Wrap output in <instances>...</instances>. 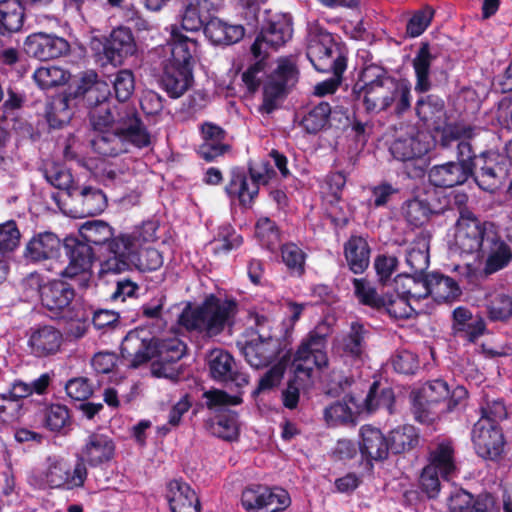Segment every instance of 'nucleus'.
Returning <instances> with one entry per match:
<instances>
[{
  "label": "nucleus",
  "instance_id": "obj_45",
  "mask_svg": "<svg viewBox=\"0 0 512 512\" xmlns=\"http://www.w3.org/2000/svg\"><path fill=\"white\" fill-rule=\"evenodd\" d=\"M25 9L20 0H0V33L19 32L24 24Z\"/></svg>",
  "mask_w": 512,
  "mask_h": 512
},
{
  "label": "nucleus",
  "instance_id": "obj_28",
  "mask_svg": "<svg viewBox=\"0 0 512 512\" xmlns=\"http://www.w3.org/2000/svg\"><path fill=\"white\" fill-rule=\"evenodd\" d=\"M429 150L427 135L419 131L399 136L390 147L393 157L402 162L422 161Z\"/></svg>",
  "mask_w": 512,
  "mask_h": 512
},
{
  "label": "nucleus",
  "instance_id": "obj_44",
  "mask_svg": "<svg viewBox=\"0 0 512 512\" xmlns=\"http://www.w3.org/2000/svg\"><path fill=\"white\" fill-rule=\"evenodd\" d=\"M427 288V296H431L437 302L453 301L461 294L454 279L439 273L427 275Z\"/></svg>",
  "mask_w": 512,
  "mask_h": 512
},
{
  "label": "nucleus",
  "instance_id": "obj_3",
  "mask_svg": "<svg viewBox=\"0 0 512 512\" xmlns=\"http://www.w3.org/2000/svg\"><path fill=\"white\" fill-rule=\"evenodd\" d=\"M110 90L106 82L97 79L94 72L85 73L75 87V96L82 97V104L89 109V120L93 132L118 127V120L127 111H120L109 99Z\"/></svg>",
  "mask_w": 512,
  "mask_h": 512
},
{
  "label": "nucleus",
  "instance_id": "obj_30",
  "mask_svg": "<svg viewBox=\"0 0 512 512\" xmlns=\"http://www.w3.org/2000/svg\"><path fill=\"white\" fill-rule=\"evenodd\" d=\"M74 297L75 291L71 285L55 280L44 285L41 303L53 314L51 317H58L62 312L69 311Z\"/></svg>",
  "mask_w": 512,
  "mask_h": 512
},
{
  "label": "nucleus",
  "instance_id": "obj_63",
  "mask_svg": "<svg viewBox=\"0 0 512 512\" xmlns=\"http://www.w3.org/2000/svg\"><path fill=\"white\" fill-rule=\"evenodd\" d=\"M354 295L358 301L366 306L380 309L383 306V296H379L375 287L364 278H354Z\"/></svg>",
  "mask_w": 512,
  "mask_h": 512
},
{
  "label": "nucleus",
  "instance_id": "obj_1",
  "mask_svg": "<svg viewBox=\"0 0 512 512\" xmlns=\"http://www.w3.org/2000/svg\"><path fill=\"white\" fill-rule=\"evenodd\" d=\"M237 312L235 299L210 294L198 306L188 304L179 315L178 323L188 331L213 338L234 325Z\"/></svg>",
  "mask_w": 512,
  "mask_h": 512
},
{
  "label": "nucleus",
  "instance_id": "obj_35",
  "mask_svg": "<svg viewBox=\"0 0 512 512\" xmlns=\"http://www.w3.org/2000/svg\"><path fill=\"white\" fill-rule=\"evenodd\" d=\"M166 499L172 512H201L195 491L180 479L168 482Z\"/></svg>",
  "mask_w": 512,
  "mask_h": 512
},
{
  "label": "nucleus",
  "instance_id": "obj_57",
  "mask_svg": "<svg viewBox=\"0 0 512 512\" xmlns=\"http://www.w3.org/2000/svg\"><path fill=\"white\" fill-rule=\"evenodd\" d=\"M155 358L160 364L174 363L185 354L186 345L176 337L167 339L155 338Z\"/></svg>",
  "mask_w": 512,
  "mask_h": 512
},
{
  "label": "nucleus",
  "instance_id": "obj_48",
  "mask_svg": "<svg viewBox=\"0 0 512 512\" xmlns=\"http://www.w3.org/2000/svg\"><path fill=\"white\" fill-rule=\"evenodd\" d=\"M429 244L424 237H417L405 250L408 273L423 274L429 266Z\"/></svg>",
  "mask_w": 512,
  "mask_h": 512
},
{
  "label": "nucleus",
  "instance_id": "obj_7",
  "mask_svg": "<svg viewBox=\"0 0 512 512\" xmlns=\"http://www.w3.org/2000/svg\"><path fill=\"white\" fill-rule=\"evenodd\" d=\"M332 332V324L324 319L301 341L292 361V367L297 375L303 374L308 377L314 368L327 366V339Z\"/></svg>",
  "mask_w": 512,
  "mask_h": 512
},
{
  "label": "nucleus",
  "instance_id": "obj_25",
  "mask_svg": "<svg viewBox=\"0 0 512 512\" xmlns=\"http://www.w3.org/2000/svg\"><path fill=\"white\" fill-rule=\"evenodd\" d=\"M428 466L439 471L444 480L452 479L458 471L455 443L450 438H437L429 447Z\"/></svg>",
  "mask_w": 512,
  "mask_h": 512
},
{
  "label": "nucleus",
  "instance_id": "obj_54",
  "mask_svg": "<svg viewBox=\"0 0 512 512\" xmlns=\"http://www.w3.org/2000/svg\"><path fill=\"white\" fill-rule=\"evenodd\" d=\"M70 73L58 66H41L33 73V79L43 90L62 86L68 82Z\"/></svg>",
  "mask_w": 512,
  "mask_h": 512
},
{
  "label": "nucleus",
  "instance_id": "obj_2",
  "mask_svg": "<svg viewBox=\"0 0 512 512\" xmlns=\"http://www.w3.org/2000/svg\"><path fill=\"white\" fill-rule=\"evenodd\" d=\"M150 142L151 136L136 111L120 117L118 127L93 132L90 140L93 151L103 157H116L128 152L130 145L142 148Z\"/></svg>",
  "mask_w": 512,
  "mask_h": 512
},
{
  "label": "nucleus",
  "instance_id": "obj_41",
  "mask_svg": "<svg viewBox=\"0 0 512 512\" xmlns=\"http://www.w3.org/2000/svg\"><path fill=\"white\" fill-rule=\"evenodd\" d=\"M225 191L231 199H237L244 208H250L258 196L257 187L244 171L233 170Z\"/></svg>",
  "mask_w": 512,
  "mask_h": 512
},
{
  "label": "nucleus",
  "instance_id": "obj_8",
  "mask_svg": "<svg viewBox=\"0 0 512 512\" xmlns=\"http://www.w3.org/2000/svg\"><path fill=\"white\" fill-rule=\"evenodd\" d=\"M363 105L368 113L378 114L394 105L395 112L402 114L411 106V88L399 80H386L383 85L363 92Z\"/></svg>",
  "mask_w": 512,
  "mask_h": 512
},
{
  "label": "nucleus",
  "instance_id": "obj_38",
  "mask_svg": "<svg viewBox=\"0 0 512 512\" xmlns=\"http://www.w3.org/2000/svg\"><path fill=\"white\" fill-rule=\"evenodd\" d=\"M205 36L216 45H231L244 36L241 25H231L212 15L203 30Z\"/></svg>",
  "mask_w": 512,
  "mask_h": 512
},
{
  "label": "nucleus",
  "instance_id": "obj_60",
  "mask_svg": "<svg viewBox=\"0 0 512 512\" xmlns=\"http://www.w3.org/2000/svg\"><path fill=\"white\" fill-rule=\"evenodd\" d=\"M382 308L395 319H409L415 313V309L410 304L409 299L397 292L383 296Z\"/></svg>",
  "mask_w": 512,
  "mask_h": 512
},
{
  "label": "nucleus",
  "instance_id": "obj_43",
  "mask_svg": "<svg viewBox=\"0 0 512 512\" xmlns=\"http://www.w3.org/2000/svg\"><path fill=\"white\" fill-rule=\"evenodd\" d=\"M344 255L350 270L355 274L363 273L369 266L370 247L361 236L349 238L344 245Z\"/></svg>",
  "mask_w": 512,
  "mask_h": 512
},
{
  "label": "nucleus",
  "instance_id": "obj_16",
  "mask_svg": "<svg viewBox=\"0 0 512 512\" xmlns=\"http://www.w3.org/2000/svg\"><path fill=\"white\" fill-rule=\"evenodd\" d=\"M116 444L105 433L94 431L87 435L79 452L77 462L84 467H99L110 462L115 456Z\"/></svg>",
  "mask_w": 512,
  "mask_h": 512
},
{
  "label": "nucleus",
  "instance_id": "obj_21",
  "mask_svg": "<svg viewBox=\"0 0 512 512\" xmlns=\"http://www.w3.org/2000/svg\"><path fill=\"white\" fill-rule=\"evenodd\" d=\"M224 6V0H185L180 14L181 27L197 32Z\"/></svg>",
  "mask_w": 512,
  "mask_h": 512
},
{
  "label": "nucleus",
  "instance_id": "obj_59",
  "mask_svg": "<svg viewBox=\"0 0 512 512\" xmlns=\"http://www.w3.org/2000/svg\"><path fill=\"white\" fill-rule=\"evenodd\" d=\"M432 210L426 200L414 198L402 206V214L406 221L415 227L422 226L429 219Z\"/></svg>",
  "mask_w": 512,
  "mask_h": 512
},
{
  "label": "nucleus",
  "instance_id": "obj_64",
  "mask_svg": "<svg viewBox=\"0 0 512 512\" xmlns=\"http://www.w3.org/2000/svg\"><path fill=\"white\" fill-rule=\"evenodd\" d=\"M255 233L261 245L270 251H274L280 244L279 231L275 223L267 217L257 221Z\"/></svg>",
  "mask_w": 512,
  "mask_h": 512
},
{
  "label": "nucleus",
  "instance_id": "obj_26",
  "mask_svg": "<svg viewBox=\"0 0 512 512\" xmlns=\"http://www.w3.org/2000/svg\"><path fill=\"white\" fill-rule=\"evenodd\" d=\"M279 350L280 343L277 338L262 335L246 342L241 347V353L245 360L255 369L268 366L278 356Z\"/></svg>",
  "mask_w": 512,
  "mask_h": 512
},
{
  "label": "nucleus",
  "instance_id": "obj_23",
  "mask_svg": "<svg viewBox=\"0 0 512 512\" xmlns=\"http://www.w3.org/2000/svg\"><path fill=\"white\" fill-rule=\"evenodd\" d=\"M63 241L53 232L34 234L25 245L23 257L27 262L40 263L60 257Z\"/></svg>",
  "mask_w": 512,
  "mask_h": 512
},
{
  "label": "nucleus",
  "instance_id": "obj_10",
  "mask_svg": "<svg viewBox=\"0 0 512 512\" xmlns=\"http://www.w3.org/2000/svg\"><path fill=\"white\" fill-rule=\"evenodd\" d=\"M298 75L299 72L293 57L279 58L276 68L264 83L261 110L268 114L274 111L278 103L295 86Z\"/></svg>",
  "mask_w": 512,
  "mask_h": 512
},
{
  "label": "nucleus",
  "instance_id": "obj_51",
  "mask_svg": "<svg viewBox=\"0 0 512 512\" xmlns=\"http://www.w3.org/2000/svg\"><path fill=\"white\" fill-rule=\"evenodd\" d=\"M81 241L88 245L94 244L107 247L110 239L114 236L113 228L101 220L88 221L79 230Z\"/></svg>",
  "mask_w": 512,
  "mask_h": 512
},
{
  "label": "nucleus",
  "instance_id": "obj_12",
  "mask_svg": "<svg viewBox=\"0 0 512 512\" xmlns=\"http://www.w3.org/2000/svg\"><path fill=\"white\" fill-rule=\"evenodd\" d=\"M290 502L287 491L278 487L251 485L241 495L242 506L248 512H279L286 509Z\"/></svg>",
  "mask_w": 512,
  "mask_h": 512
},
{
  "label": "nucleus",
  "instance_id": "obj_46",
  "mask_svg": "<svg viewBox=\"0 0 512 512\" xmlns=\"http://www.w3.org/2000/svg\"><path fill=\"white\" fill-rule=\"evenodd\" d=\"M82 102L81 96H75V88L67 92L64 96L56 99L51 104L47 112V121L52 128H61L68 124L72 118L73 112L71 105Z\"/></svg>",
  "mask_w": 512,
  "mask_h": 512
},
{
  "label": "nucleus",
  "instance_id": "obj_29",
  "mask_svg": "<svg viewBox=\"0 0 512 512\" xmlns=\"http://www.w3.org/2000/svg\"><path fill=\"white\" fill-rule=\"evenodd\" d=\"M472 176L482 190L494 192L502 183L504 169L494 154L483 152L475 162Z\"/></svg>",
  "mask_w": 512,
  "mask_h": 512
},
{
  "label": "nucleus",
  "instance_id": "obj_32",
  "mask_svg": "<svg viewBox=\"0 0 512 512\" xmlns=\"http://www.w3.org/2000/svg\"><path fill=\"white\" fill-rule=\"evenodd\" d=\"M369 336L370 331L363 323L352 322L349 331L338 341V352L346 359L361 362L366 356Z\"/></svg>",
  "mask_w": 512,
  "mask_h": 512
},
{
  "label": "nucleus",
  "instance_id": "obj_53",
  "mask_svg": "<svg viewBox=\"0 0 512 512\" xmlns=\"http://www.w3.org/2000/svg\"><path fill=\"white\" fill-rule=\"evenodd\" d=\"M415 110L421 120L436 124L445 115V103L439 96L431 94L419 98L416 102Z\"/></svg>",
  "mask_w": 512,
  "mask_h": 512
},
{
  "label": "nucleus",
  "instance_id": "obj_15",
  "mask_svg": "<svg viewBox=\"0 0 512 512\" xmlns=\"http://www.w3.org/2000/svg\"><path fill=\"white\" fill-rule=\"evenodd\" d=\"M208 368L211 378L219 383L233 385L241 389L248 385V375L241 371L234 357L223 349H213L208 355Z\"/></svg>",
  "mask_w": 512,
  "mask_h": 512
},
{
  "label": "nucleus",
  "instance_id": "obj_40",
  "mask_svg": "<svg viewBox=\"0 0 512 512\" xmlns=\"http://www.w3.org/2000/svg\"><path fill=\"white\" fill-rule=\"evenodd\" d=\"M436 59V55L432 53L428 42H422L415 57L412 60V66L416 76L415 91L425 93L432 87L430 79V67Z\"/></svg>",
  "mask_w": 512,
  "mask_h": 512
},
{
  "label": "nucleus",
  "instance_id": "obj_6",
  "mask_svg": "<svg viewBox=\"0 0 512 512\" xmlns=\"http://www.w3.org/2000/svg\"><path fill=\"white\" fill-rule=\"evenodd\" d=\"M307 57L319 72H333L342 75L346 69V57L340 45L328 31L313 26L307 36Z\"/></svg>",
  "mask_w": 512,
  "mask_h": 512
},
{
  "label": "nucleus",
  "instance_id": "obj_22",
  "mask_svg": "<svg viewBox=\"0 0 512 512\" xmlns=\"http://www.w3.org/2000/svg\"><path fill=\"white\" fill-rule=\"evenodd\" d=\"M70 45L62 37L43 32L33 33L24 41V50L29 56L46 61L65 55Z\"/></svg>",
  "mask_w": 512,
  "mask_h": 512
},
{
  "label": "nucleus",
  "instance_id": "obj_36",
  "mask_svg": "<svg viewBox=\"0 0 512 512\" xmlns=\"http://www.w3.org/2000/svg\"><path fill=\"white\" fill-rule=\"evenodd\" d=\"M192 69L166 63L161 77V87L171 98L181 97L192 85Z\"/></svg>",
  "mask_w": 512,
  "mask_h": 512
},
{
  "label": "nucleus",
  "instance_id": "obj_39",
  "mask_svg": "<svg viewBox=\"0 0 512 512\" xmlns=\"http://www.w3.org/2000/svg\"><path fill=\"white\" fill-rule=\"evenodd\" d=\"M170 47L171 58L167 63L192 69L193 58L198 52L197 41L173 29Z\"/></svg>",
  "mask_w": 512,
  "mask_h": 512
},
{
  "label": "nucleus",
  "instance_id": "obj_49",
  "mask_svg": "<svg viewBox=\"0 0 512 512\" xmlns=\"http://www.w3.org/2000/svg\"><path fill=\"white\" fill-rule=\"evenodd\" d=\"M479 411L481 414L479 420H484L486 424L491 423L497 425V423L508 417V410L504 400L486 391L482 392L479 402Z\"/></svg>",
  "mask_w": 512,
  "mask_h": 512
},
{
  "label": "nucleus",
  "instance_id": "obj_11",
  "mask_svg": "<svg viewBox=\"0 0 512 512\" xmlns=\"http://www.w3.org/2000/svg\"><path fill=\"white\" fill-rule=\"evenodd\" d=\"M483 274L490 276L506 269L512 262V246L504 239L497 225H488L481 249Z\"/></svg>",
  "mask_w": 512,
  "mask_h": 512
},
{
  "label": "nucleus",
  "instance_id": "obj_24",
  "mask_svg": "<svg viewBox=\"0 0 512 512\" xmlns=\"http://www.w3.org/2000/svg\"><path fill=\"white\" fill-rule=\"evenodd\" d=\"M63 247L69 263L60 272L61 276L73 278L90 271L94 260V251L90 245L78 238L67 237L63 241Z\"/></svg>",
  "mask_w": 512,
  "mask_h": 512
},
{
  "label": "nucleus",
  "instance_id": "obj_19",
  "mask_svg": "<svg viewBox=\"0 0 512 512\" xmlns=\"http://www.w3.org/2000/svg\"><path fill=\"white\" fill-rule=\"evenodd\" d=\"M26 337L29 354L39 359L55 356L63 344V334L53 325L31 327Z\"/></svg>",
  "mask_w": 512,
  "mask_h": 512
},
{
  "label": "nucleus",
  "instance_id": "obj_55",
  "mask_svg": "<svg viewBox=\"0 0 512 512\" xmlns=\"http://www.w3.org/2000/svg\"><path fill=\"white\" fill-rule=\"evenodd\" d=\"M389 448L398 454L413 449L419 442V436L414 426L403 425L390 432Z\"/></svg>",
  "mask_w": 512,
  "mask_h": 512
},
{
  "label": "nucleus",
  "instance_id": "obj_47",
  "mask_svg": "<svg viewBox=\"0 0 512 512\" xmlns=\"http://www.w3.org/2000/svg\"><path fill=\"white\" fill-rule=\"evenodd\" d=\"M395 292L407 299L419 300L427 297V275L404 272L394 279Z\"/></svg>",
  "mask_w": 512,
  "mask_h": 512
},
{
  "label": "nucleus",
  "instance_id": "obj_18",
  "mask_svg": "<svg viewBox=\"0 0 512 512\" xmlns=\"http://www.w3.org/2000/svg\"><path fill=\"white\" fill-rule=\"evenodd\" d=\"M482 129L478 126L455 123L449 125L443 133V142L447 146H452L456 143L457 162L465 163L471 167L475 165L478 157L475 155L471 145V140L481 133Z\"/></svg>",
  "mask_w": 512,
  "mask_h": 512
},
{
  "label": "nucleus",
  "instance_id": "obj_62",
  "mask_svg": "<svg viewBox=\"0 0 512 512\" xmlns=\"http://www.w3.org/2000/svg\"><path fill=\"white\" fill-rule=\"evenodd\" d=\"M330 113V105L320 102L303 117L301 125L308 133H317L327 124Z\"/></svg>",
  "mask_w": 512,
  "mask_h": 512
},
{
  "label": "nucleus",
  "instance_id": "obj_56",
  "mask_svg": "<svg viewBox=\"0 0 512 512\" xmlns=\"http://www.w3.org/2000/svg\"><path fill=\"white\" fill-rule=\"evenodd\" d=\"M487 317L492 322H505L512 318V296L498 293L485 302Z\"/></svg>",
  "mask_w": 512,
  "mask_h": 512
},
{
  "label": "nucleus",
  "instance_id": "obj_52",
  "mask_svg": "<svg viewBox=\"0 0 512 512\" xmlns=\"http://www.w3.org/2000/svg\"><path fill=\"white\" fill-rule=\"evenodd\" d=\"M386 80H397L389 75L387 70L376 64H368L363 67L359 74V80L353 87L354 93H363L372 88L383 85Z\"/></svg>",
  "mask_w": 512,
  "mask_h": 512
},
{
  "label": "nucleus",
  "instance_id": "obj_33",
  "mask_svg": "<svg viewBox=\"0 0 512 512\" xmlns=\"http://www.w3.org/2000/svg\"><path fill=\"white\" fill-rule=\"evenodd\" d=\"M471 167L465 163L450 161L433 166L428 173L430 183L435 187L451 188L464 184L472 176Z\"/></svg>",
  "mask_w": 512,
  "mask_h": 512
},
{
  "label": "nucleus",
  "instance_id": "obj_42",
  "mask_svg": "<svg viewBox=\"0 0 512 512\" xmlns=\"http://www.w3.org/2000/svg\"><path fill=\"white\" fill-rule=\"evenodd\" d=\"M71 198L77 205V212L80 216H94L100 214L107 206L105 194L97 188L91 186L75 190Z\"/></svg>",
  "mask_w": 512,
  "mask_h": 512
},
{
  "label": "nucleus",
  "instance_id": "obj_20",
  "mask_svg": "<svg viewBox=\"0 0 512 512\" xmlns=\"http://www.w3.org/2000/svg\"><path fill=\"white\" fill-rule=\"evenodd\" d=\"M472 442L478 456L487 460H498L504 450V436L501 429L484 420H478L472 429Z\"/></svg>",
  "mask_w": 512,
  "mask_h": 512
},
{
  "label": "nucleus",
  "instance_id": "obj_34",
  "mask_svg": "<svg viewBox=\"0 0 512 512\" xmlns=\"http://www.w3.org/2000/svg\"><path fill=\"white\" fill-rule=\"evenodd\" d=\"M452 317L454 334L470 343L476 342L478 338L487 333L484 318L480 315L473 316L472 312L466 307L455 308Z\"/></svg>",
  "mask_w": 512,
  "mask_h": 512
},
{
  "label": "nucleus",
  "instance_id": "obj_50",
  "mask_svg": "<svg viewBox=\"0 0 512 512\" xmlns=\"http://www.w3.org/2000/svg\"><path fill=\"white\" fill-rule=\"evenodd\" d=\"M50 383L51 376L49 373H43L37 379H34L31 382H25L21 379H17L14 380L10 385L9 396L14 398V400L18 403L20 400L33 394H45Z\"/></svg>",
  "mask_w": 512,
  "mask_h": 512
},
{
  "label": "nucleus",
  "instance_id": "obj_37",
  "mask_svg": "<svg viewBox=\"0 0 512 512\" xmlns=\"http://www.w3.org/2000/svg\"><path fill=\"white\" fill-rule=\"evenodd\" d=\"M361 441L359 449L363 456L371 460H384L389 453V442L382 432L370 425H365L360 430Z\"/></svg>",
  "mask_w": 512,
  "mask_h": 512
},
{
  "label": "nucleus",
  "instance_id": "obj_17",
  "mask_svg": "<svg viewBox=\"0 0 512 512\" xmlns=\"http://www.w3.org/2000/svg\"><path fill=\"white\" fill-rule=\"evenodd\" d=\"M155 351V337L145 329L129 331L121 343V355L133 368L154 359Z\"/></svg>",
  "mask_w": 512,
  "mask_h": 512
},
{
  "label": "nucleus",
  "instance_id": "obj_58",
  "mask_svg": "<svg viewBox=\"0 0 512 512\" xmlns=\"http://www.w3.org/2000/svg\"><path fill=\"white\" fill-rule=\"evenodd\" d=\"M394 401L395 396L391 388L387 387L380 390L379 384L374 382L365 398V407L370 413L379 408H384L392 414Z\"/></svg>",
  "mask_w": 512,
  "mask_h": 512
},
{
  "label": "nucleus",
  "instance_id": "obj_27",
  "mask_svg": "<svg viewBox=\"0 0 512 512\" xmlns=\"http://www.w3.org/2000/svg\"><path fill=\"white\" fill-rule=\"evenodd\" d=\"M137 45L130 28L117 27L112 30L106 44L104 55L109 63L114 66L121 65L124 60L135 54Z\"/></svg>",
  "mask_w": 512,
  "mask_h": 512
},
{
  "label": "nucleus",
  "instance_id": "obj_31",
  "mask_svg": "<svg viewBox=\"0 0 512 512\" xmlns=\"http://www.w3.org/2000/svg\"><path fill=\"white\" fill-rule=\"evenodd\" d=\"M202 143L197 149L198 155L207 162L229 151L230 146L226 143L227 133L220 126L205 122L201 125Z\"/></svg>",
  "mask_w": 512,
  "mask_h": 512
},
{
  "label": "nucleus",
  "instance_id": "obj_5",
  "mask_svg": "<svg viewBox=\"0 0 512 512\" xmlns=\"http://www.w3.org/2000/svg\"><path fill=\"white\" fill-rule=\"evenodd\" d=\"M88 470L76 461L72 467L70 462L58 455L46 458L43 470L32 472L28 483L36 489L73 490L84 486Z\"/></svg>",
  "mask_w": 512,
  "mask_h": 512
},
{
  "label": "nucleus",
  "instance_id": "obj_9",
  "mask_svg": "<svg viewBox=\"0 0 512 512\" xmlns=\"http://www.w3.org/2000/svg\"><path fill=\"white\" fill-rule=\"evenodd\" d=\"M137 237L129 233H120L110 239L102 253L100 275L120 274L134 268L139 250Z\"/></svg>",
  "mask_w": 512,
  "mask_h": 512
},
{
  "label": "nucleus",
  "instance_id": "obj_14",
  "mask_svg": "<svg viewBox=\"0 0 512 512\" xmlns=\"http://www.w3.org/2000/svg\"><path fill=\"white\" fill-rule=\"evenodd\" d=\"M488 225H496L490 221H481L473 212L463 209L456 223V244L464 253L481 251L486 238Z\"/></svg>",
  "mask_w": 512,
  "mask_h": 512
},
{
  "label": "nucleus",
  "instance_id": "obj_4",
  "mask_svg": "<svg viewBox=\"0 0 512 512\" xmlns=\"http://www.w3.org/2000/svg\"><path fill=\"white\" fill-rule=\"evenodd\" d=\"M468 392L463 386L450 391L447 382L435 379L423 385L413 401L415 419L423 424H431L441 415L451 412L467 399Z\"/></svg>",
  "mask_w": 512,
  "mask_h": 512
},
{
  "label": "nucleus",
  "instance_id": "obj_61",
  "mask_svg": "<svg viewBox=\"0 0 512 512\" xmlns=\"http://www.w3.org/2000/svg\"><path fill=\"white\" fill-rule=\"evenodd\" d=\"M47 182L55 188L66 192L71 197L75 194V190H78V186L74 181L71 172L60 166H52L45 170L44 173Z\"/></svg>",
  "mask_w": 512,
  "mask_h": 512
},
{
  "label": "nucleus",
  "instance_id": "obj_13",
  "mask_svg": "<svg viewBox=\"0 0 512 512\" xmlns=\"http://www.w3.org/2000/svg\"><path fill=\"white\" fill-rule=\"evenodd\" d=\"M292 34L291 17L277 15L261 29L251 46V52L256 58L264 59L270 52L284 46L292 38Z\"/></svg>",
  "mask_w": 512,
  "mask_h": 512
}]
</instances>
